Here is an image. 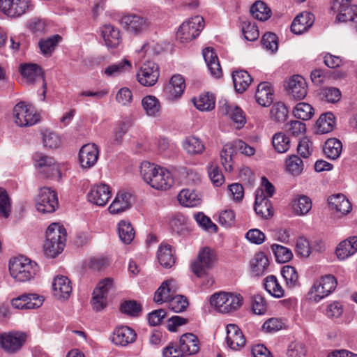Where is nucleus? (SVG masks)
Segmentation results:
<instances>
[{"mask_svg":"<svg viewBox=\"0 0 357 357\" xmlns=\"http://www.w3.org/2000/svg\"><path fill=\"white\" fill-rule=\"evenodd\" d=\"M139 173L145 183L158 190H167L174 183V177L167 168L149 161L141 163Z\"/></svg>","mask_w":357,"mask_h":357,"instance_id":"obj_1","label":"nucleus"},{"mask_svg":"<svg viewBox=\"0 0 357 357\" xmlns=\"http://www.w3.org/2000/svg\"><path fill=\"white\" fill-rule=\"evenodd\" d=\"M66 234L64 227L59 223H52L47 227L44 250L48 257H55L63 250Z\"/></svg>","mask_w":357,"mask_h":357,"instance_id":"obj_2","label":"nucleus"},{"mask_svg":"<svg viewBox=\"0 0 357 357\" xmlns=\"http://www.w3.org/2000/svg\"><path fill=\"white\" fill-rule=\"evenodd\" d=\"M9 271L11 277L18 282H27L33 279L39 271L37 264L28 258L20 257L10 261Z\"/></svg>","mask_w":357,"mask_h":357,"instance_id":"obj_3","label":"nucleus"},{"mask_svg":"<svg viewBox=\"0 0 357 357\" xmlns=\"http://www.w3.org/2000/svg\"><path fill=\"white\" fill-rule=\"evenodd\" d=\"M243 298L240 294L220 291L211 295V305L220 313L228 314L236 311L243 305Z\"/></svg>","mask_w":357,"mask_h":357,"instance_id":"obj_4","label":"nucleus"},{"mask_svg":"<svg viewBox=\"0 0 357 357\" xmlns=\"http://www.w3.org/2000/svg\"><path fill=\"white\" fill-rule=\"evenodd\" d=\"M337 281L336 278L328 274L314 281L307 293V298L312 302L319 303L331 295L336 289Z\"/></svg>","mask_w":357,"mask_h":357,"instance_id":"obj_5","label":"nucleus"},{"mask_svg":"<svg viewBox=\"0 0 357 357\" xmlns=\"http://www.w3.org/2000/svg\"><path fill=\"white\" fill-rule=\"evenodd\" d=\"M204 22V18L199 15H196L185 21L177 31V40L185 44L195 39L203 29Z\"/></svg>","mask_w":357,"mask_h":357,"instance_id":"obj_6","label":"nucleus"},{"mask_svg":"<svg viewBox=\"0 0 357 357\" xmlns=\"http://www.w3.org/2000/svg\"><path fill=\"white\" fill-rule=\"evenodd\" d=\"M331 9L338 22H349L357 31V6L351 5V0H333Z\"/></svg>","mask_w":357,"mask_h":357,"instance_id":"obj_7","label":"nucleus"},{"mask_svg":"<svg viewBox=\"0 0 357 357\" xmlns=\"http://www.w3.org/2000/svg\"><path fill=\"white\" fill-rule=\"evenodd\" d=\"M215 261V252L208 247H205L199 252L197 259L191 263L192 271L197 277H202L213 266Z\"/></svg>","mask_w":357,"mask_h":357,"instance_id":"obj_8","label":"nucleus"},{"mask_svg":"<svg viewBox=\"0 0 357 357\" xmlns=\"http://www.w3.org/2000/svg\"><path fill=\"white\" fill-rule=\"evenodd\" d=\"M13 114L15 123L20 127L31 126L39 121V114L31 105L24 101L15 105Z\"/></svg>","mask_w":357,"mask_h":357,"instance_id":"obj_9","label":"nucleus"},{"mask_svg":"<svg viewBox=\"0 0 357 357\" xmlns=\"http://www.w3.org/2000/svg\"><path fill=\"white\" fill-rule=\"evenodd\" d=\"M56 192L50 188L43 187L36 198V207L42 213H52L58 207Z\"/></svg>","mask_w":357,"mask_h":357,"instance_id":"obj_10","label":"nucleus"},{"mask_svg":"<svg viewBox=\"0 0 357 357\" xmlns=\"http://www.w3.org/2000/svg\"><path fill=\"white\" fill-rule=\"evenodd\" d=\"M137 81L144 86H152L158 81L160 76L158 66L152 61H146L142 63L137 75Z\"/></svg>","mask_w":357,"mask_h":357,"instance_id":"obj_11","label":"nucleus"},{"mask_svg":"<svg viewBox=\"0 0 357 357\" xmlns=\"http://www.w3.org/2000/svg\"><path fill=\"white\" fill-rule=\"evenodd\" d=\"M33 158L36 165L43 168L41 172L45 174L47 177L61 178V174L59 165L53 158L40 152L34 153Z\"/></svg>","mask_w":357,"mask_h":357,"instance_id":"obj_12","label":"nucleus"},{"mask_svg":"<svg viewBox=\"0 0 357 357\" xmlns=\"http://www.w3.org/2000/svg\"><path fill=\"white\" fill-rule=\"evenodd\" d=\"M26 340L25 333L13 331L0 336V344L4 350L13 354L21 349Z\"/></svg>","mask_w":357,"mask_h":357,"instance_id":"obj_13","label":"nucleus"},{"mask_svg":"<svg viewBox=\"0 0 357 357\" xmlns=\"http://www.w3.org/2000/svg\"><path fill=\"white\" fill-rule=\"evenodd\" d=\"M219 112L223 116H229L235 123L237 128H242L246 123L245 115L243 111L238 106L230 103L226 99L219 101Z\"/></svg>","mask_w":357,"mask_h":357,"instance_id":"obj_14","label":"nucleus"},{"mask_svg":"<svg viewBox=\"0 0 357 357\" xmlns=\"http://www.w3.org/2000/svg\"><path fill=\"white\" fill-rule=\"evenodd\" d=\"M132 193L126 190L121 189L116 193L114 199L108 208L112 215L122 213L132 207Z\"/></svg>","mask_w":357,"mask_h":357,"instance_id":"obj_15","label":"nucleus"},{"mask_svg":"<svg viewBox=\"0 0 357 357\" xmlns=\"http://www.w3.org/2000/svg\"><path fill=\"white\" fill-rule=\"evenodd\" d=\"M185 89L184 77L179 74L174 75L164 89L166 98L171 101L178 100Z\"/></svg>","mask_w":357,"mask_h":357,"instance_id":"obj_16","label":"nucleus"},{"mask_svg":"<svg viewBox=\"0 0 357 357\" xmlns=\"http://www.w3.org/2000/svg\"><path fill=\"white\" fill-rule=\"evenodd\" d=\"M110 187L105 183L94 185L87 194L89 202L98 206H105L111 197Z\"/></svg>","mask_w":357,"mask_h":357,"instance_id":"obj_17","label":"nucleus"},{"mask_svg":"<svg viewBox=\"0 0 357 357\" xmlns=\"http://www.w3.org/2000/svg\"><path fill=\"white\" fill-rule=\"evenodd\" d=\"M44 301L43 296L36 294H24L12 300L14 308L20 310H31L40 307Z\"/></svg>","mask_w":357,"mask_h":357,"instance_id":"obj_18","label":"nucleus"},{"mask_svg":"<svg viewBox=\"0 0 357 357\" xmlns=\"http://www.w3.org/2000/svg\"><path fill=\"white\" fill-rule=\"evenodd\" d=\"M20 72L22 76L26 79L28 82L33 83L40 81L42 82L43 87L42 100H44L47 88L41 68L35 63L24 64L20 66Z\"/></svg>","mask_w":357,"mask_h":357,"instance_id":"obj_19","label":"nucleus"},{"mask_svg":"<svg viewBox=\"0 0 357 357\" xmlns=\"http://www.w3.org/2000/svg\"><path fill=\"white\" fill-rule=\"evenodd\" d=\"M178 289L179 286L175 280L169 279L164 281L155 293L154 301L158 304L167 303L176 294Z\"/></svg>","mask_w":357,"mask_h":357,"instance_id":"obj_20","label":"nucleus"},{"mask_svg":"<svg viewBox=\"0 0 357 357\" xmlns=\"http://www.w3.org/2000/svg\"><path fill=\"white\" fill-rule=\"evenodd\" d=\"M99 150L96 144H87L84 145L79 153V160L82 168L89 169L93 167L98 159Z\"/></svg>","mask_w":357,"mask_h":357,"instance_id":"obj_21","label":"nucleus"},{"mask_svg":"<svg viewBox=\"0 0 357 357\" xmlns=\"http://www.w3.org/2000/svg\"><path fill=\"white\" fill-rule=\"evenodd\" d=\"M226 331V342L228 347L234 351H238L244 347L245 338L237 325L229 324L227 326Z\"/></svg>","mask_w":357,"mask_h":357,"instance_id":"obj_22","label":"nucleus"},{"mask_svg":"<svg viewBox=\"0 0 357 357\" xmlns=\"http://www.w3.org/2000/svg\"><path fill=\"white\" fill-rule=\"evenodd\" d=\"M27 0H0V10L10 17H18L29 9Z\"/></svg>","mask_w":357,"mask_h":357,"instance_id":"obj_23","label":"nucleus"},{"mask_svg":"<svg viewBox=\"0 0 357 357\" xmlns=\"http://www.w3.org/2000/svg\"><path fill=\"white\" fill-rule=\"evenodd\" d=\"M179 343L181 356L196 355L200 349L199 339L193 333H187L182 335Z\"/></svg>","mask_w":357,"mask_h":357,"instance_id":"obj_24","label":"nucleus"},{"mask_svg":"<svg viewBox=\"0 0 357 357\" xmlns=\"http://www.w3.org/2000/svg\"><path fill=\"white\" fill-rule=\"evenodd\" d=\"M287 91L294 99H303L307 92V86L305 79L301 75H294L288 81Z\"/></svg>","mask_w":357,"mask_h":357,"instance_id":"obj_25","label":"nucleus"},{"mask_svg":"<svg viewBox=\"0 0 357 357\" xmlns=\"http://www.w3.org/2000/svg\"><path fill=\"white\" fill-rule=\"evenodd\" d=\"M54 296L59 300L68 299L72 292V285L70 280L63 275L54 278L52 282Z\"/></svg>","mask_w":357,"mask_h":357,"instance_id":"obj_26","label":"nucleus"},{"mask_svg":"<svg viewBox=\"0 0 357 357\" xmlns=\"http://www.w3.org/2000/svg\"><path fill=\"white\" fill-rule=\"evenodd\" d=\"M328 201L331 209L338 213V215H346L352 209L350 202L343 194L331 195Z\"/></svg>","mask_w":357,"mask_h":357,"instance_id":"obj_27","label":"nucleus"},{"mask_svg":"<svg viewBox=\"0 0 357 357\" xmlns=\"http://www.w3.org/2000/svg\"><path fill=\"white\" fill-rule=\"evenodd\" d=\"M110 340L114 344L126 346L134 340L133 331L126 326H118L114 330Z\"/></svg>","mask_w":357,"mask_h":357,"instance_id":"obj_28","label":"nucleus"},{"mask_svg":"<svg viewBox=\"0 0 357 357\" xmlns=\"http://www.w3.org/2000/svg\"><path fill=\"white\" fill-rule=\"evenodd\" d=\"M357 252V236H351L340 242L336 248L335 253L340 260H344Z\"/></svg>","mask_w":357,"mask_h":357,"instance_id":"obj_29","label":"nucleus"},{"mask_svg":"<svg viewBox=\"0 0 357 357\" xmlns=\"http://www.w3.org/2000/svg\"><path fill=\"white\" fill-rule=\"evenodd\" d=\"M204 61L211 75L216 78L222 75V69L217 54L211 47H206L202 52Z\"/></svg>","mask_w":357,"mask_h":357,"instance_id":"obj_30","label":"nucleus"},{"mask_svg":"<svg viewBox=\"0 0 357 357\" xmlns=\"http://www.w3.org/2000/svg\"><path fill=\"white\" fill-rule=\"evenodd\" d=\"M314 23V15L310 13H303L293 20L291 30L295 34L306 31Z\"/></svg>","mask_w":357,"mask_h":357,"instance_id":"obj_31","label":"nucleus"},{"mask_svg":"<svg viewBox=\"0 0 357 357\" xmlns=\"http://www.w3.org/2000/svg\"><path fill=\"white\" fill-rule=\"evenodd\" d=\"M269 266L267 256L262 252L256 253L250 261L251 273L255 276H261Z\"/></svg>","mask_w":357,"mask_h":357,"instance_id":"obj_32","label":"nucleus"},{"mask_svg":"<svg viewBox=\"0 0 357 357\" xmlns=\"http://www.w3.org/2000/svg\"><path fill=\"white\" fill-rule=\"evenodd\" d=\"M101 32L105 45L109 49H114L119 46L121 43V36L118 29L111 24H105L102 27Z\"/></svg>","mask_w":357,"mask_h":357,"instance_id":"obj_33","label":"nucleus"},{"mask_svg":"<svg viewBox=\"0 0 357 357\" xmlns=\"http://www.w3.org/2000/svg\"><path fill=\"white\" fill-rule=\"evenodd\" d=\"M261 191H256L255 211L263 218H268L273 215L271 202L267 197H262Z\"/></svg>","mask_w":357,"mask_h":357,"instance_id":"obj_34","label":"nucleus"},{"mask_svg":"<svg viewBox=\"0 0 357 357\" xmlns=\"http://www.w3.org/2000/svg\"><path fill=\"white\" fill-rule=\"evenodd\" d=\"M257 102L263 107H268L273 101V91L268 82H261L255 93Z\"/></svg>","mask_w":357,"mask_h":357,"instance_id":"obj_35","label":"nucleus"},{"mask_svg":"<svg viewBox=\"0 0 357 357\" xmlns=\"http://www.w3.org/2000/svg\"><path fill=\"white\" fill-rule=\"evenodd\" d=\"M311 199L304 195H297L291 200V206L292 210L297 215H305L309 213L312 208Z\"/></svg>","mask_w":357,"mask_h":357,"instance_id":"obj_36","label":"nucleus"},{"mask_svg":"<svg viewBox=\"0 0 357 357\" xmlns=\"http://www.w3.org/2000/svg\"><path fill=\"white\" fill-rule=\"evenodd\" d=\"M157 259L164 268H171L175 263V257L171 245L165 243H161L158 250Z\"/></svg>","mask_w":357,"mask_h":357,"instance_id":"obj_37","label":"nucleus"},{"mask_svg":"<svg viewBox=\"0 0 357 357\" xmlns=\"http://www.w3.org/2000/svg\"><path fill=\"white\" fill-rule=\"evenodd\" d=\"M179 203L185 207H195L201 204L200 195L194 190L183 189L178 195Z\"/></svg>","mask_w":357,"mask_h":357,"instance_id":"obj_38","label":"nucleus"},{"mask_svg":"<svg viewBox=\"0 0 357 357\" xmlns=\"http://www.w3.org/2000/svg\"><path fill=\"white\" fill-rule=\"evenodd\" d=\"M142 105L147 116L158 117L161 112V105L159 100L154 96H146L142 100Z\"/></svg>","mask_w":357,"mask_h":357,"instance_id":"obj_39","label":"nucleus"},{"mask_svg":"<svg viewBox=\"0 0 357 357\" xmlns=\"http://www.w3.org/2000/svg\"><path fill=\"white\" fill-rule=\"evenodd\" d=\"M323 151L326 158L331 160L337 159L342 151V144L336 138H331L326 141Z\"/></svg>","mask_w":357,"mask_h":357,"instance_id":"obj_40","label":"nucleus"},{"mask_svg":"<svg viewBox=\"0 0 357 357\" xmlns=\"http://www.w3.org/2000/svg\"><path fill=\"white\" fill-rule=\"evenodd\" d=\"M132 68V63L126 59H123L119 62L113 63L105 68L104 74L107 77H116L126 72L130 71Z\"/></svg>","mask_w":357,"mask_h":357,"instance_id":"obj_41","label":"nucleus"},{"mask_svg":"<svg viewBox=\"0 0 357 357\" xmlns=\"http://www.w3.org/2000/svg\"><path fill=\"white\" fill-rule=\"evenodd\" d=\"M182 145L183 149L190 155L202 154L205 149L203 142L193 136L186 137L183 140Z\"/></svg>","mask_w":357,"mask_h":357,"instance_id":"obj_42","label":"nucleus"},{"mask_svg":"<svg viewBox=\"0 0 357 357\" xmlns=\"http://www.w3.org/2000/svg\"><path fill=\"white\" fill-rule=\"evenodd\" d=\"M232 78L235 89L239 93L245 91L252 82L250 75L245 70H239L233 73Z\"/></svg>","mask_w":357,"mask_h":357,"instance_id":"obj_43","label":"nucleus"},{"mask_svg":"<svg viewBox=\"0 0 357 357\" xmlns=\"http://www.w3.org/2000/svg\"><path fill=\"white\" fill-rule=\"evenodd\" d=\"M335 126V116L331 112L321 114L316 122L317 132L320 134L330 132Z\"/></svg>","mask_w":357,"mask_h":357,"instance_id":"obj_44","label":"nucleus"},{"mask_svg":"<svg viewBox=\"0 0 357 357\" xmlns=\"http://www.w3.org/2000/svg\"><path fill=\"white\" fill-rule=\"evenodd\" d=\"M264 287L268 294L275 298H281L284 290L275 275H268L264 279Z\"/></svg>","mask_w":357,"mask_h":357,"instance_id":"obj_45","label":"nucleus"},{"mask_svg":"<svg viewBox=\"0 0 357 357\" xmlns=\"http://www.w3.org/2000/svg\"><path fill=\"white\" fill-rule=\"evenodd\" d=\"M250 13L254 18L259 21H266L271 16V10L262 1H257L250 8Z\"/></svg>","mask_w":357,"mask_h":357,"instance_id":"obj_46","label":"nucleus"},{"mask_svg":"<svg viewBox=\"0 0 357 357\" xmlns=\"http://www.w3.org/2000/svg\"><path fill=\"white\" fill-rule=\"evenodd\" d=\"M235 144V141L225 144L220 153L222 164L227 171L232 169L231 161L237 150Z\"/></svg>","mask_w":357,"mask_h":357,"instance_id":"obj_47","label":"nucleus"},{"mask_svg":"<svg viewBox=\"0 0 357 357\" xmlns=\"http://www.w3.org/2000/svg\"><path fill=\"white\" fill-rule=\"evenodd\" d=\"M118 232L121 241L130 244L134 240V227L130 222L121 220L118 224Z\"/></svg>","mask_w":357,"mask_h":357,"instance_id":"obj_48","label":"nucleus"},{"mask_svg":"<svg viewBox=\"0 0 357 357\" xmlns=\"http://www.w3.org/2000/svg\"><path fill=\"white\" fill-rule=\"evenodd\" d=\"M61 40V37L58 34L47 38L41 39L38 43L41 53L46 56H51Z\"/></svg>","mask_w":357,"mask_h":357,"instance_id":"obj_49","label":"nucleus"},{"mask_svg":"<svg viewBox=\"0 0 357 357\" xmlns=\"http://www.w3.org/2000/svg\"><path fill=\"white\" fill-rule=\"evenodd\" d=\"M272 145L274 149L280 153L287 152L290 148V139L289 137L282 132H278L272 137Z\"/></svg>","mask_w":357,"mask_h":357,"instance_id":"obj_50","label":"nucleus"},{"mask_svg":"<svg viewBox=\"0 0 357 357\" xmlns=\"http://www.w3.org/2000/svg\"><path fill=\"white\" fill-rule=\"evenodd\" d=\"M215 98L212 94L206 93L201 94L198 98L194 100V105L200 111L208 112L215 108Z\"/></svg>","mask_w":357,"mask_h":357,"instance_id":"obj_51","label":"nucleus"},{"mask_svg":"<svg viewBox=\"0 0 357 357\" xmlns=\"http://www.w3.org/2000/svg\"><path fill=\"white\" fill-rule=\"evenodd\" d=\"M314 112V109L311 105L301 102L294 107L293 114L296 118L307 121L310 120L313 116Z\"/></svg>","mask_w":357,"mask_h":357,"instance_id":"obj_52","label":"nucleus"},{"mask_svg":"<svg viewBox=\"0 0 357 357\" xmlns=\"http://www.w3.org/2000/svg\"><path fill=\"white\" fill-rule=\"evenodd\" d=\"M281 274L288 288L292 289L298 285V275L294 267L284 266L281 270Z\"/></svg>","mask_w":357,"mask_h":357,"instance_id":"obj_53","label":"nucleus"},{"mask_svg":"<svg viewBox=\"0 0 357 357\" xmlns=\"http://www.w3.org/2000/svg\"><path fill=\"white\" fill-rule=\"evenodd\" d=\"M286 170L294 176L299 175L303 170L302 160L296 155L289 156L285 160Z\"/></svg>","mask_w":357,"mask_h":357,"instance_id":"obj_54","label":"nucleus"},{"mask_svg":"<svg viewBox=\"0 0 357 357\" xmlns=\"http://www.w3.org/2000/svg\"><path fill=\"white\" fill-rule=\"evenodd\" d=\"M167 304L168 307L171 310L178 313L184 311L187 308L188 305V301L186 297L176 294L167 302Z\"/></svg>","mask_w":357,"mask_h":357,"instance_id":"obj_55","label":"nucleus"},{"mask_svg":"<svg viewBox=\"0 0 357 357\" xmlns=\"http://www.w3.org/2000/svg\"><path fill=\"white\" fill-rule=\"evenodd\" d=\"M271 249L274 253L276 261L279 263H286L293 257L291 250L284 246L273 244L271 246Z\"/></svg>","mask_w":357,"mask_h":357,"instance_id":"obj_56","label":"nucleus"},{"mask_svg":"<svg viewBox=\"0 0 357 357\" xmlns=\"http://www.w3.org/2000/svg\"><path fill=\"white\" fill-rule=\"evenodd\" d=\"M242 32L245 40L248 41H255L259 36V31L255 23L248 20L242 22Z\"/></svg>","mask_w":357,"mask_h":357,"instance_id":"obj_57","label":"nucleus"},{"mask_svg":"<svg viewBox=\"0 0 357 357\" xmlns=\"http://www.w3.org/2000/svg\"><path fill=\"white\" fill-rule=\"evenodd\" d=\"M319 96L322 100L328 102L335 103L341 98L340 91L335 87H326L321 90Z\"/></svg>","mask_w":357,"mask_h":357,"instance_id":"obj_58","label":"nucleus"},{"mask_svg":"<svg viewBox=\"0 0 357 357\" xmlns=\"http://www.w3.org/2000/svg\"><path fill=\"white\" fill-rule=\"evenodd\" d=\"M151 26V22L147 17L135 14V35L147 33Z\"/></svg>","mask_w":357,"mask_h":357,"instance_id":"obj_59","label":"nucleus"},{"mask_svg":"<svg viewBox=\"0 0 357 357\" xmlns=\"http://www.w3.org/2000/svg\"><path fill=\"white\" fill-rule=\"evenodd\" d=\"M288 114V109L282 102L275 103L271 110V118L278 122L285 121Z\"/></svg>","mask_w":357,"mask_h":357,"instance_id":"obj_60","label":"nucleus"},{"mask_svg":"<svg viewBox=\"0 0 357 357\" xmlns=\"http://www.w3.org/2000/svg\"><path fill=\"white\" fill-rule=\"evenodd\" d=\"M10 213V202L6 190L0 188V216L8 218Z\"/></svg>","mask_w":357,"mask_h":357,"instance_id":"obj_61","label":"nucleus"},{"mask_svg":"<svg viewBox=\"0 0 357 357\" xmlns=\"http://www.w3.org/2000/svg\"><path fill=\"white\" fill-rule=\"evenodd\" d=\"M261 44L265 49L274 52L278 48V37L273 33H266L261 38Z\"/></svg>","mask_w":357,"mask_h":357,"instance_id":"obj_62","label":"nucleus"},{"mask_svg":"<svg viewBox=\"0 0 357 357\" xmlns=\"http://www.w3.org/2000/svg\"><path fill=\"white\" fill-rule=\"evenodd\" d=\"M297 150L298 153L304 158L310 157L313 151L312 142L310 139L305 137L298 142Z\"/></svg>","mask_w":357,"mask_h":357,"instance_id":"obj_63","label":"nucleus"},{"mask_svg":"<svg viewBox=\"0 0 357 357\" xmlns=\"http://www.w3.org/2000/svg\"><path fill=\"white\" fill-rule=\"evenodd\" d=\"M208 172L210 179L214 185L220 186L224 183V176L216 165L210 164L208 167Z\"/></svg>","mask_w":357,"mask_h":357,"instance_id":"obj_64","label":"nucleus"}]
</instances>
